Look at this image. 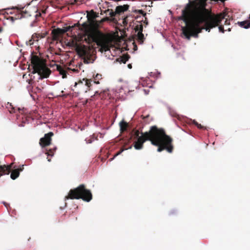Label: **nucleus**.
I'll use <instances>...</instances> for the list:
<instances>
[{
	"label": "nucleus",
	"mask_w": 250,
	"mask_h": 250,
	"mask_svg": "<svg viewBox=\"0 0 250 250\" xmlns=\"http://www.w3.org/2000/svg\"><path fill=\"white\" fill-rule=\"evenodd\" d=\"M134 136L137 141L135 142L134 146L137 150L141 149L143 144L147 140L150 141L153 145L159 146L157 149L158 152L165 149V146L171 142V139L166 135L164 130L158 129L155 126H151L148 132L141 133L140 136L139 131L136 130Z\"/></svg>",
	"instance_id": "f257e3e1"
},
{
	"label": "nucleus",
	"mask_w": 250,
	"mask_h": 250,
	"mask_svg": "<svg viewBox=\"0 0 250 250\" xmlns=\"http://www.w3.org/2000/svg\"><path fill=\"white\" fill-rule=\"evenodd\" d=\"M95 41L99 47V50L101 52L110 51L114 45L113 38L110 36L102 33H99L96 35Z\"/></svg>",
	"instance_id": "f03ea898"
},
{
	"label": "nucleus",
	"mask_w": 250,
	"mask_h": 250,
	"mask_svg": "<svg viewBox=\"0 0 250 250\" xmlns=\"http://www.w3.org/2000/svg\"><path fill=\"white\" fill-rule=\"evenodd\" d=\"M70 199H82L83 201L89 202L92 199V194L90 190L86 189L83 185H80L76 188L71 190L69 195L65 197V200Z\"/></svg>",
	"instance_id": "7ed1b4c3"
},
{
	"label": "nucleus",
	"mask_w": 250,
	"mask_h": 250,
	"mask_svg": "<svg viewBox=\"0 0 250 250\" xmlns=\"http://www.w3.org/2000/svg\"><path fill=\"white\" fill-rule=\"evenodd\" d=\"M31 62L33 67V73H38L40 79L46 78L49 76L51 71L39 58L34 57Z\"/></svg>",
	"instance_id": "20e7f679"
},
{
	"label": "nucleus",
	"mask_w": 250,
	"mask_h": 250,
	"mask_svg": "<svg viewBox=\"0 0 250 250\" xmlns=\"http://www.w3.org/2000/svg\"><path fill=\"white\" fill-rule=\"evenodd\" d=\"M86 17L87 18L88 22H84L82 24L83 27L85 28H97L99 27L101 23L108 19L106 18L100 21H96L95 18L97 17V16L93 11L88 12Z\"/></svg>",
	"instance_id": "39448f33"
},
{
	"label": "nucleus",
	"mask_w": 250,
	"mask_h": 250,
	"mask_svg": "<svg viewBox=\"0 0 250 250\" xmlns=\"http://www.w3.org/2000/svg\"><path fill=\"white\" fill-rule=\"evenodd\" d=\"M67 45L75 48L77 53L81 56H84L87 53V49L85 46L78 44L76 40H70L67 42Z\"/></svg>",
	"instance_id": "423d86ee"
},
{
	"label": "nucleus",
	"mask_w": 250,
	"mask_h": 250,
	"mask_svg": "<svg viewBox=\"0 0 250 250\" xmlns=\"http://www.w3.org/2000/svg\"><path fill=\"white\" fill-rule=\"evenodd\" d=\"M143 29V25L142 23L137 22V23H136L135 29L136 32H137V39L140 43H142L144 40V36L142 33Z\"/></svg>",
	"instance_id": "0eeeda50"
},
{
	"label": "nucleus",
	"mask_w": 250,
	"mask_h": 250,
	"mask_svg": "<svg viewBox=\"0 0 250 250\" xmlns=\"http://www.w3.org/2000/svg\"><path fill=\"white\" fill-rule=\"evenodd\" d=\"M137 82L135 83V85L133 86L132 85V83H128L126 82H125L121 86L120 89H119V92H121V90H123L125 91V93L133 91L134 90V88L137 87Z\"/></svg>",
	"instance_id": "6e6552de"
},
{
	"label": "nucleus",
	"mask_w": 250,
	"mask_h": 250,
	"mask_svg": "<svg viewBox=\"0 0 250 250\" xmlns=\"http://www.w3.org/2000/svg\"><path fill=\"white\" fill-rule=\"evenodd\" d=\"M53 133L51 132L45 134L44 137L40 139V144L42 147L49 146L50 144L51 137Z\"/></svg>",
	"instance_id": "1a4fd4ad"
},
{
	"label": "nucleus",
	"mask_w": 250,
	"mask_h": 250,
	"mask_svg": "<svg viewBox=\"0 0 250 250\" xmlns=\"http://www.w3.org/2000/svg\"><path fill=\"white\" fill-rule=\"evenodd\" d=\"M128 7L129 6L127 5L118 6L116 8L115 13L118 14H120L121 13L127 11L128 9Z\"/></svg>",
	"instance_id": "9d476101"
},
{
	"label": "nucleus",
	"mask_w": 250,
	"mask_h": 250,
	"mask_svg": "<svg viewBox=\"0 0 250 250\" xmlns=\"http://www.w3.org/2000/svg\"><path fill=\"white\" fill-rule=\"evenodd\" d=\"M78 85L79 87H81L83 85L90 87L91 85V81L87 79H83V81L79 82V83H75V86Z\"/></svg>",
	"instance_id": "9b49d317"
},
{
	"label": "nucleus",
	"mask_w": 250,
	"mask_h": 250,
	"mask_svg": "<svg viewBox=\"0 0 250 250\" xmlns=\"http://www.w3.org/2000/svg\"><path fill=\"white\" fill-rule=\"evenodd\" d=\"M22 170V169L21 168L18 169L14 170L11 173L10 177L11 179L13 180L16 179L19 176V170Z\"/></svg>",
	"instance_id": "f8f14e48"
},
{
	"label": "nucleus",
	"mask_w": 250,
	"mask_h": 250,
	"mask_svg": "<svg viewBox=\"0 0 250 250\" xmlns=\"http://www.w3.org/2000/svg\"><path fill=\"white\" fill-rule=\"evenodd\" d=\"M238 24L241 27H243L245 29H248L250 27V21H243L238 22Z\"/></svg>",
	"instance_id": "ddd939ff"
},
{
	"label": "nucleus",
	"mask_w": 250,
	"mask_h": 250,
	"mask_svg": "<svg viewBox=\"0 0 250 250\" xmlns=\"http://www.w3.org/2000/svg\"><path fill=\"white\" fill-rule=\"evenodd\" d=\"M119 125L121 131L123 132L126 130L127 126V124L123 120L119 123Z\"/></svg>",
	"instance_id": "4468645a"
},
{
	"label": "nucleus",
	"mask_w": 250,
	"mask_h": 250,
	"mask_svg": "<svg viewBox=\"0 0 250 250\" xmlns=\"http://www.w3.org/2000/svg\"><path fill=\"white\" fill-rule=\"evenodd\" d=\"M57 70L60 72V74L62 75V78H65L66 77V71L61 66H57Z\"/></svg>",
	"instance_id": "2eb2a0df"
},
{
	"label": "nucleus",
	"mask_w": 250,
	"mask_h": 250,
	"mask_svg": "<svg viewBox=\"0 0 250 250\" xmlns=\"http://www.w3.org/2000/svg\"><path fill=\"white\" fill-rule=\"evenodd\" d=\"M53 32L57 35L64 33V31L63 30V28H57L56 29L54 30Z\"/></svg>",
	"instance_id": "dca6fc26"
},
{
	"label": "nucleus",
	"mask_w": 250,
	"mask_h": 250,
	"mask_svg": "<svg viewBox=\"0 0 250 250\" xmlns=\"http://www.w3.org/2000/svg\"><path fill=\"white\" fill-rule=\"evenodd\" d=\"M170 144L171 143L165 146V149L169 153H171L172 150V147Z\"/></svg>",
	"instance_id": "f3484780"
},
{
	"label": "nucleus",
	"mask_w": 250,
	"mask_h": 250,
	"mask_svg": "<svg viewBox=\"0 0 250 250\" xmlns=\"http://www.w3.org/2000/svg\"><path fill=\"white\" fill-rule=\"evenodd\" d=\"M73 26H67L63 28V30L64 31V33L68 31L70 29L72 28Z\"/></svg>",
	"instance_id": "a211bd4d"
},
{
	"label": "nucleus",
	"mask_w": 250,
	"mask_h": 250,
	"mask_svg": "<svg viewBox=\"0 0 250 250\" xmlns=\"http://www.w3.org/2000/svg\"><path fill=\"white\" fill-rule=\"evenodd\" d=\"M127 22H128L127 17H126L123 20V24H124V25L126 24H127Z\"/></svg>",
	"instance_id": "6ab92c4d"
},
{
	"label": "nucleus",
	"mask_w": 250,
	"mask_h": 250,
	"mask_svg": "<svg viewBox=\"0 0 250 250\" xmlns=\"http://www.w3.org/2000/svg\"><path fill=\"white\" fill-rule=\"evenodd\" d=\"M116 14H117V13H115V12H113V11H110V12H109V15H110L111 17L115 16V15Z\"/></svg>",
	"instance_id": "aec40b11"
},
{
	"label": "nucleus",
	"mask_w": 250,
	"mask_h": 250,
	"mask_svg": "<svg viewBox=\"0 0 250 250\" xmlns=\"http://www.w3.org/2000/svg\"><path fill=\"white\" fill-rule=\"evenodd\" d=\"M137 12H138L140 14H143L144 17L146 15V13H144V11L142 10H139L137 11Z\"/></svg>",
	"instance_id": "412c9836"
},
{
	"label": "nucleus",
	"mask_w": 250,
	"mask_h": 250,
	"mask_svg": "<svg viewBox=\"0 0 250 250\" xmlns=\"http://www.w3.org/2000/svg\"><path fill=\"white\" fill-rule=\"evenodd\" d=\"M194 123L197 125V126L198 128H202V125L200 124H199L198 123H197L196 122H194Z\"/></svg>",
	"instance_id": "4be33fe9"
},
{
	"label": "nucleus",
	"mask_w": 250,
	"mask_h": 250,
	"mask_svg": "<svg viewBox=\"0 0 250 250\" xmlns=\"http://www.w3.org/2000/svg\"><path fill=\"white\" fill-rule=\"evenodd\" d=\"M107 11H109V9H107V10H102L101 9V12L102 13H106Z\"/></svg>",
	"instance_id": "5701e85b"
},
{
	"label": "nucleus",
	"mask_w": 250,
	"mask_h": 250,
	"mask_svg": "<svg viewBox=\"0 0 250 250\" xmlns=\"http://www.w3.org/2000/svg\"><path fill=\"white\" fill-rule=\"evenodd\" d=\"M143 21L144 23H145V24H146V25H147V24H148V21H147L146 20V18H145V21Z\"/></svg>",
	"instance_id": "b1692460"
},
{
	"label": "nucleus",
	"mask_w": 250,
	"mask_h": 250,
	"mask_svg": "<svg viewBox=\"0 0 250 250\" xmlns=\"http://www.w3.org/2000/svg\"><path fill=\"white\" fill-rule=\"evenodd\" d=\"M46 154H47L48 156H52L53 155V154H52L51 153V151H50V152H48L46 153Z\"/></svg>",
	"instance_id": "393cba45"
},
{
	"label": "nucleus",
	"mask_w": 250,
	"mask_h": 250,
	"mask_svg": "<svg viewBox=\"0 0 250 250\" xmlns=\"http://www.w3.org/2000/svg\"><path fill=\"white\" fill-rule=\"evenodd\" d=\"M123 151V150H122V151H121L120 152H118L117 154V155L120 154Z\"/></svg>",
	"instance_id": "a878e982"
},
{
	"label": "nucleus",
	"mask_w": 250,
	"mask_h": 250,
	"mask_svg": "<svg viewBox=\"0 0 250 250\" xmlns=\"http://www.w3.org/2000/svg\"><path fill=\"white\" fill-rule=\"evenodd\" d=\"M48 161L50 162V159L48 158Z\"/></svg>",
	"instance_id": "bb28decb"
},
{
	"label": "nucleus",
	"mask_w": 250,
	"mask_h": 250,
	"mask_svg": "<svg viewBox=\"0 0 250 250\" xmlns=\"http://www.w3.org/2000/svg\"><path fill=\"white\" fill-rule=\"evenodd\" d=\"M228 30H229V31H230V28H228Z\"/></svg>",
	"instance_id": "cd10ccee"
},
{
	"label": "nucleus",
	"mask_w": 250,
	"mask_h": 250,
	"mask_svg": "<svg viewBox=\"0 0 250 250\" xmlns=\"http://www.w3.org/2000/svg\"><path fill=\"white\" fill-rule=\"evenodd\" d=\"M1 31V29L0 28V32Z\"/></svg>",
	"instance_id": "c85d7f7f"
},
{
	"label": "nucleus",
	"mask_w": 250,
	"mask_h": 250,
	"mask_svg": "<svg viewBox=\"0 0 250 250\" xmlns=\"http://www.w3.org/2000/svg\"><path fill=\"white\" fill-rule=\"evenodd\" d=\"M249 19H250V17H249Z\"/></svg>",
	"instance_id": "c756f323"
}]
</instances>
